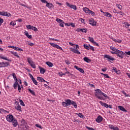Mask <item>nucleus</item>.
<instances>
[{
    "mask_svg": "<svg viewBox=\"0 0 130 130\" xmlns=\"http://www.w3.org/2000/svg\"><path fill=\"white\" fill-rule=\"evenodd\" d=\"M76 46V48H70L71 51L74 52V53H76L77 54H81V52L78 50V48H80V46L78 45H75Z\"/></svg>",
    "mask_w": 130,
    "mask_h": 130,
    "instance_id": "obj_1",
    "label": "nucleus"
},
{
    "mask_svg": "<svg viewBox=\"0 0 130 130\" xmlns=\"http://www.w3.org/2000/svg\"><path fill=\"white\" fill-rule=\"evenodd\" d=\"M27 61L30 66L31 67V68H32L33 69H36V66L35 65V63H34V62L32 61L31 58H28Z\"/></svg>",
    "mask_w": 130,
    "mask_h": 130,
    "instance_id": "obj_2",
    "label": "nucleus"
},
{
    "mask_svg": "<svg viewBox=\"0 0 130 130\" xmlns=\"http://www.w3.org/2000/svg\"><path fill=\"white\" fill-rule=\"evenodd\" d=\"M0 15L4 16L5 17H12V14H11V13L6 11H0Z\"/></svg>",
    "mask_w": 130,
    "mask_h": 130,
    "instance_id": "obj_3",
    "label": "nucleus"
},
{
    "mask_svg": "<svg viewBox=\"0 0 130 130\" xmlns=\"http://www.w3.org/2000/svg\"><path fill=\"white\" fill-rule=\"evenodd\" d=\"M116 54H117V56H118L120 58H123V56L125 54L123 52L118 50V51H117V52L116 53Z\"/></svg>",
    "mask_w": 130,
    "mask_h": 130,
    "instance_id": "obj_4",
    "label": "nucleus"
},
{
    "mask_svg": "<svg viewBox=\"0 0 130 130\" xmlns=\"http://www.w3.org/2000/svg\"><path fill=\"white\" fill-rule=\"evenodd\" d=\"M14 119L15 118H14L13 115L9 114L6 117V119L8 122H12V121H13Z\"/></svg>",
    "mask_w": 130,
    "mask_h": 130,
    "instance_id": "obj_5",
    "label": "nucleus"
},
{
    "mask_svg": "<svg viewBox=\"0 0 130 130\" xmlns=\"http://www.w3.org/2000/svg\"><path fill=\"white\" fill-rule=\"evenodd\" d=\"M56 22H57V23H59L60 27H62V28L64 27V25H63V24H64V22L63 21V20L59 18H56Z\"/></svg>",
    "mask_w": 130,
    "mask_h": 130,
    "instance_id": "obj_6",
    "label": "nucleus"
},
{
    "mask_svg": "<svg viewBox=\"0 0 130 130\" xmlns=\"http://www.w3.org/2000/svg\"><path fill=\"white\" fill-rule=\"evenodd\" d=\"M49 44L51 45L53 47H54L55 48H57V49H60V50H63L62 48L61 47L59 46L58 45L52 43H49Z\"/></svg>",
    "mask_w": 130,
    "mask_h": 130,
    "instance_id": "obj_7",
    "label": "nucleus"
},
{
    "mask_svg": "<svg viewBox=\"0 0 130 130\" xmlns=\"http://www.w3.org/2000/svg\"><path fill=\"white\" fill-rule=\"evenodd\" d=\"M70 100L68 99L66 100V102H63L62 103V105L63 107H67V106H70Z\"/></svg>",
    "mask_w": 130,
    "mask_h": 130,
    "instance_id": "obj_8",
    "label": "nucleus"
},
{
    "mask_svg": "<svg viewBox=\"0 0 130 130\" xmlns=\"http://www.w3.org/2000/svg\"><path fill=\"white\" fill-rule=\"evenodd\" d=\"M89 23L92 26H96V24H97V21H95L93 18H90L89 20Z\"/></svg>",
    "mask_w": 130,
    "mask_h": 130,
    "instance_id": "obj_9",
    "label": "nucleus"
},
{
    "mask_svg": "<svg viewBox=\"0 0 130 130\" xmlns=\"http://www.w3.org/2000/svg\"><path fill=\"white\" fill-rule=\"evenodd\" d=\"M110 48L112 51H111V53L112 54H116V52L118 51V49L115 48L114 47L111 46L110 47Z\"/></svg>",
    "mask_w": 130,
    "mask_h": 130,
    "instance_id": "obj_10",
    "label": "nucleus"
},
{
    "mask_svg": "<svg viewBox=\"0 0 130 130\" xmlns=\"http://www.w3.org/2000/svg\"><path fill=\"white\" fill-rule=\"evenodd\" d=\"M88 40H89L90 42H91V43H93V44H94L96 46H99V44H98V43H96V42L94 41V38L89 37H88Z\"/></svg>",
    "mask_w": 130,
    "mask_h": 130,
    "instance_id": "obj_11",
    "label": "nucleus"
},
{
    "mask_svg": "<svg viewBox=\"0 0 130 130\" xmlns=\"http://www.w3.org/2000/svg\"><path fill=\"white\" fill-rule=\"evenodd\" d=\"M66 5L67 7H69V8H70L71 9H73V10H75V11L77 10V6L76 5H71L68 2L66 3Z\"/></svg>",
    "mask_w": 130,
    "mask_h": 130,
    "instance_id": "obj_12",
    "label": "nucleus"
},
{
    "mask_svg": "<svg viewBox=\"0 0 130 130\" xmlns=\"http://www.w3.org/2000/svg\"><path fill=\"white\" fill-rule=\"evenodd\" d=\"M104 58H106V59H107L108 60H112V61H113V60H114V58H113L112 56H111L109 55H104Z\"/></svg>",
    "mask_w": 130,
    "mask_h": 130,
    "instance_id": "obj_13",
    "label": "nucleus"
},
{
    "mask_svg": "<svg viewBox=\"0 0 130 130\" xmlns=\"http://www.w3.org/2000/svg\"><path fill=\"white\" fill-rule=\"evenodd\" d=\"M74 68L75 69H76V70H77V71H79V72L81 73V74H85V71H84V70H83V69L79 68V67L77 66H75Z\"/></svg>",
    "mask_w": 130,
    "mask_h": 130,
    "instance_id": "obj_14",
    "label": "nucleus"
},
{
    "mask_svg": "<svg viewBox=\"0 0 130 130\" xmlns=\"http://www.w3.org/2000/svg\"><path fill=\"white\" fill-rule=\"evenodd\" d=\"M8 66H10V64L9 62H0V68H4L5 67H8Z\"/></svg>",
    "mask_w": 130,
    "mask_h": 130,
    "instance_id": "obj_15",
    "label": "nucleus"
},
{
    "mask_svg": "<svg viewBox=\"0 0 130 130\" xmlns=\"http://www.w3.org/2000/svg\"><path fill=\"white\" fill-rule=\"evenodd\" d=\"M104 16H105V17H107V18H109V19H111V18L112 17V15H111V14L107 12H105V13H104Z\"/></svg>",
    "mask_w": 130,
    "mask_h": 130,
    "instance_id": "obj_16",
    "label": "nucleus"
},
{
    "mask_svg": "<svg viewBox=\"0 0 130 130\" xmlns=\"http://www.w3.org/2000/svg\"><path fill=\"white\" fill-rule=\"evenodd\" d=\"M15 108L18 111H22V109L21 108V106L19 105V103H17L15 106Z\"/></svg>",
    "mask_w": 130,
    "mask_h": 130,
    "instance_id": "obj_17",
    "label": "nucleus"
},
{
    "mask_svg": "<svg viewBox=\"0 0 130 130\" xmlns=\"http://www.w3.org/2000/svg\"><path fill=\"white\" fill-rule=\"evenodd\" d=\"M12 122V124L14 127H16L17 125H18V121L16 118L13 119V121L11 122Z\"/></svg>",
    "mask_w": 130,
    "mask_h": 130,
    "instance_id": "obj_18",
    "label": "nucleus"
},
{
    "mask_svg": "<svg viewBox=\"0 0 130 130\" xmlns=\"http://www.w3.org/2000/svg\"><path fill=\"white\" fill-rule=\"evenodd\" d=\"M70 105H73V106H74L75 108H77L78 107V105H77V103H76L74 101H71V100H70Z\"/></svg>",
    "mask_w": 130,
    "mask_h": 130,
    "instance_id": "obj_19",
    "label": "nucleus"
},
{
    "mask_svg": "<svg viewBox=\"0 0 130 130\" xmlns=\"http://www.w3.org/2000/svg\"><path fill=\"white\" fill-rule=\"evenodd\" d=\"M102 120H103V118L101 116H99L96 119L95 121H96V122L98 123H100Z\"/></svg>",
    "mask_w": 130,
    "mask_h": 130,
    "instance_id": "obj_20",
    "label": "nucleus"
},
{
    "mask_svg": "<svg viewBox=\"0 0 130 130\" xmlns=\"http://www.w3.org/2000/svg\"><path fill=\"white\" fill-rule=\"evenodd\" d=\"M102 91H101V90L99 89H95V96H96V95H102Z\"/></svg>",
    "mask_w": 130,
    "mask_h": 130,
    "instance_id": "obj_21",
    "label": "nucleus"
},
{
    "mask_svg": "<svg viewBox=\"0 0 130 130\" xmlns=\"http://www.w3.org/2000/svg\"><path fill=\"white\" fill-rule=\"evenodd\" d=\"M6 113H9V111H6L3 109H0V114H6Z\"/></svg>",
    "mask_w": 130,
    "mask_h": 130,
    "instance_id": "obj_22",
    "label": "nucleus"
},
{
    "mask_svg": "<svg viewBox=\"0 0 130 130\" xmlns=\"http://www.w3.org/2000/svg\"><path fill=\"white\" fill-rule=\"evenodd\" d=\"M83 11H84L85 14H89L90 10L88 8L85 7L83 8Z\"/></svg>",
    "mask_w": 130,
    "mask_h": 130,
    "instance_id": "obj_23",
    "label": "nucleus"
},
{
    "mask_svg": "<svg viewBox=\"0 0 130 130\" xmlns=\"http://www.w3.org/2000/svg\"><path fill=\"white\" fill-rule=\"evenodd\" d=\"M118 107L119 109H120V110H121V111H123V112H127V111L125 110V109L123 107L119 106Z\"/></svg>",
    "mask_w": 130,
    "mask_h": 130,
    "instance_id": "obj_24",
    "label": "nucleus"
},
{
    "mask_svg": "<svg viewBox=\"0 0 130 130\" xmlns=\"http://www.w3.org/2000/svg\"><path fill=\"white\" fill-rule=\"evenodd\" d=\"M46 7L49 9H52L53 8V5H52V4L51 3H48L47 2L46 4Z\"/></svg>",
    "mask_w": 130,
    "mask_h": 130,
    "instance_id": "obj_25",
    "label": "nucleus"
},
{
    "mask_svg": "<svg viewBox=\"0 0 130 130\" xmlns=\"http://www.w3.org/2000/svg\"><path fill=\"white\" fill-rule=\"evenodd\" d=\"M100 103L101 104V105H102V106H104V107H106V108H108V104L105 103H103L102 102H100Z\"/></svg>",
    "mask_w": 130,
    "mask_h": 130,
    "instance_id": "obj_26",
    "label": "nucleus"
},
{
    "mask_svg": "<svg viewBox=\"0 0 130 130\" xmlns=\"http://www.w3.org/2000/svg\"><path fill=\"white\" fill-rule=\"evenodd\" d=\"M46 64L49 66V68H52L53 67V63L50 61L46 62Z\"/></svg>",
    "mask_w": 130,
    "mask_h": 130,
    "instance_id": "obj_27",
    "label": "nucleus"
},
{
    "mask_svg": "<svg viewBox=\"0 0 130 130\" xmlns=\"http://www.w3.org/2000/svg\"><path fill=\"white\" fill-rule=\"evenodd\" d=\"M19 86V82H18V81H15V82L13 84V87L14 88V89H17V88H18Z\"/></svg>",
    "mask_w": 130,
    "mask_h": 130,
    "instance_id": "obj_28",
    "label": "nucleus"
},
{
    "mask_svg": "<svg viewBox=\"0 0 130 130\" xmlns=\"http://www.w3.org/2000/svg\"><path fill=\"white\" fill-rule=\"evenodd\" d=\"M1 58H2V59H4L5 60H8V61H12L11 59H8V58L5 56H1Z\"/></svg>",
    "mask_w": 130,
    "mask_h": 130,
    "instance_id": "obj_29",
    "label": "nucleus"
},
{
    "mask_svg": "<svg viewBox=\"0 0 130 130\" xmlns=\"http://www.w3.org/2000/svg\"><path fill=\"white\" fill-rule=\"evenodd\" d=\"M25 35L27 37V38H29V39H32V36L29 35V33H28V31L25 32Z\"/></svg>",
    "mask_w": 130,
    "mask_h": 130,
    "instance_id": "obj_30",
    "label": "nucleus"
},
{
    "mask_svg": "<svg viewBox=\"0 0 130 130\" xmlns=\"http://www.w3.org/2000/svg\"><path fill=\"white\" fill-rule=\"evenodd\" d=\"M76 115H78L79 117H80V118H84V115H83V113H76Z\"/></svg>",
    "mask_w": 130,
    "mask_h": 130,
    "instance_id": "obj_31",
    "label": "nucleus"
},
{
    "mask_svg": "<svg viewBox=\"0 0 130 130\" xmlns=\"http://www.w3.org/2000/svg\"><path fill=\"white\" fill-rule=\"evenodd\" d=\"M83 60H84V61H86V62H91V60L90 59H89L88 57H85L83 58Z\"/></svg>",
    "mask_w": 130,
    "mask_h": 130,
    "instance_id": "obj_32",
    "label": "nucleus"
},
{
    "mask_svg": "<svg viewBox=\"0 0 130 130\" xmlns=\"http://www.w3.org/2000/svg\"><path fill=\"white\" fill-rule=\"evenodd\" d=\"M39 69L40 70V73L41 74H44V73H45V69H44V68H41V67H39Z\"/></svg>",
    "mask_w": 130,
    "mask_h": 130,
    "instance_id": "obj_33",
    "label": "nucleus"
},
{
    "mask_svg": "<svg viewBox=\"0 0 130 130\" xmlns=\"http://www.w3.org/2000/svg\"><path fill=\"white\" fill-rule=\"evenodd\" d=\"M12 76H13V79H14V81H15V82H18V79H17L16 74L13 73Z\"/></svg>",
    "mask_w": 130,
    "mask_h": 130,
    "instance_id": "obj_34",
    "label": "nucleus"
},
{
    "mask_svg": "<svg viewBox=\"0 0 130 130\" xmlns=\"http://www.w3.org/2000/svg\"><path fill=\"white\" fill-rule=\"evenodd\" d=\"M84 48L85 49H87V50H89V49H90V46H89V45H87V44H84L83 45Z\"/></svg>",
    "mask_w": 130,
    "mask_h": 130,
    "instance_id": "obj_35",
    "label": "nucleus"
},
{
    "mask_svg": "<svg viewBox=\"0 0 130 130\" xmlns=\"http://www.w3.org/2000/svg\"><path fill=\"white\" fill-rule=\"evenodd\" d=\"M11 53H12V54H13V55H14V56H17L18 58L20 57V56L18 55V53L14 52L13 51H11Z\"/></svg>",
    "mask_w": 130,
    "mask_h": 130,
    "instance_id": "obj_36",
    "label": "nucleus"
},
{
    "mask_svg": "<svg viewBox=\"0 0 130 130\" xmlns=\"http://www.w3.org/2000/svg\"><path fill=\"white\" fill-rule=\"evenodd\" d=\"M81 32L83 33H87V32H88V29L86 28H81Z\"/></svg>",
    "mask_w": 130,
    "mask_h": 130,
    "instance_id": "obj_37",
    "label": "nucleus"
},
{
    "mask_svg": "<svg viewBox=\"0 0 130 130\" xmlns=\"http://www.w3.org/2000/svg\"><path fill=\"white\" fill-rule=\"evenodd\" d=\"M28 91L29 92H30V93H31V94H32V95H34V96H35V92H34L32 90H31V89H28Z\"/></svg>",
    "mask_w": 130,
    "mask_h": 130,
    "instance_id": "obj_38",
    "label": "nucleus"
},
{
    "mask_svg": "<svg viewBox=\"0 0 130 130\" xmlns=\"http://www.w3.org/2000/svg\"><path fill=\"white\" fill-rule=\"evenodd\" d=\"M26 27L27 29H28L29 30H32V28L33 26H32L31 25L28 24V25H26Z\"/></svg>",
    "mask_w": 130,
    "mask_h": 130,
    "instance_id": "obj_39",
    "label": "nucleus"
},
{
    "mask_svg": "<svg viewBox=\"0 0 130 130\" xmlns=\"http://www.w3.org/2000/svg\"><path fill=\"white\" fill-rule=\"evenodd\" d=\"M37 80L38 81H39V82H40L41 83H42V81H43V78L40 77H38Z\"/></svg>",
    "mask_w": 130,
    "mask_h": 130,
    "instance_id": "obj_40",
    "label": "nucleus"
},
{
    "mask_svg": "<svg viewBox=\"0 0 130 130\" xmlns=\"http://www.w3.org/2000/svg\"><path fill=\"white\" fill-rule=\"evenodd\" d=\"M101 75H103L104 78H106L107 79H109L110 77L108 74H104V73H101Z\"/></svg>",
    "mask_w": 130,
    "mask_h": 130,
    "instance_id": "obj_41",
    "label": "nucleus"
},
{
    "mask_svg": "<svg viewBox=\"0 0 130 130\" xmlns=\"http://www.w3.org/2000/svg\"><path fill=\"white\" fill-rule=\"evenodd\" d=\"M15 50H16L17 51H23V49H22L21 48H20L19 47H15Z\"/></svg>",
    "mask_w": 130,
    "mask_h": 130,
    "instance_id": "obj_42",
    "label": "nucleus"
},
{
    "mask_svg": "<svg viewBox=\"0 0 130 130\" xmlns=\"http://www.w3.org/2000/svg\"><path fill=\"white\" fill-rule=\"evenodd\" d=\"M116 6L119 10H122V6L120 4H117Z\"/></svg>",
    "mask_w": 130,
    "mask_h": 130,
    "instance_id": "obj_43",
    "label": "nucleus"
},
{
    "mask_svg": "<svg viewBox=\"0 0 130 130\" xmlns=\"http://www.w3.org/2000/svg\"><path fill=\"white\" fill-rule=\"evenodd\" d=\"M32 81L34 84H35V85H36L37 86L38 85V82H37V81H36V80H35V78L34 79H32Z\"/></svg>",
    "mask_w": 130,
    "mask_h": 130,
    "instance_id": "obj_44",
    "label": "nucleus"
},
{
    "mask_svg": "<svg viewBox=\"0 0 130 130\" xmlns=\"http://www.w3.org/2000/svg\"><path fill=\"white\" fill-rule=\"evenodd\" d=\"M96 97L98 98L100 100H104V99H103V97L100 96L97 94H96Z\"/></svg>",
    "mask_w": 130,
    "mask_h": 130,
    "instance_id": "obj_45",
    "label": "nucleus"
},
{
    "mask_svg": "<svg viewBox=\"0 0 130 130\" xmlns=\"http://www.w3.org/2000/svg\"><path fill=\"white\" fill-rule=\"evenodd\" d=\"M122 94H124L125 95V97H129V95L127 94L125 92V91H122Z\"/></svg>",
    "mask_w": 130,
    "mask_h": 130,
    "instance_id": "obj_46",
    "label": "nucleus"
},
{
    "mask_svg": "<svg viewBox=\"0 0 130 130\" xmlns=\"http://www.w3.org/2000/svg\"><path fill=\"white\" fill-rule=\"evenodd\" d=\"M124 24L125 26H125V27L127 28H128L127 27H129V26H130V24L126 22H124Z\"/></svg>",
    "mask_w": 130,
    "mask_h": 130,
    "instance_id": "obj_47",
    "label": "nucleus"
},
{
    "mask_svg": "<svg viewBox=\"0 0 130 130\" xmlns=\"http://www.w3.org/2000/svg\"><path fill=\"white\" fill-rule=\"evenodd\" d=\"M31 30H34L35 32H37V31H38V29L35 26H32Z\"/></svg>",
    "mask_w": 130,
    "mask_h": 130,
    "instance_id": "obj_48",
    "label": "nucleus"
},
{
    "mask_svg": "<svg viewBox=\"0 0 130 130\" xmlns=\"http://www.w3.org/2000/svg\"><path fill=\"white\" fill-rule=\"evenodd\" d=\"M35 126H36V127H38L39 128L42 129V126L39 124H36Z\"/></svg>",
    "mask_w": 130,
    "mask_h": 130,
    "instance_id": "obj_49",
    "label": "nucleus"
},
{
    "mask_svg": "<svg viewBox=\"0 0 130 130\" xmlns=\"http://www.w3.org/2000/svg\"><path fill=\"white\" fill-rule=\"evenodd\" d=\"M19 102L20 103V105H22V106H25V104H24L22 100H20Z\"/></svg>",
    "mask_w": 130,
    "mask_h": 130,
    "instance_id": "obj_50",
    "label": "nucleus"
},
{
    "mask_svg": "<svg viewBox=\"0 0 130 130\" xmlns=\"http://www.w3.org/2000/svg\"><path fill=\"white\" fill-rule=\"evenodd\" d=\"M114 71L116 73V74H120V71H119L118 70L116 69V68L114 69Z\"/></svg>",
    "mask_w": 130,
    "mask_h": 130,
    "instance_id": "obj_51",
    "label": "nucleus"
},
{
    "mask_svg": "<svg viewBox=\"0 0 130 130\" xmlns=\"http://www.w3.org/2000/svg\"><path fill=\"white\" fill-rule=\"evenodd\" d=\"M88 14H90L91 15V16H95V13H94V12L90 10L89 13Z\"/></svg>",
    "mask_w": 130,
    "mask_h": 130,
    "instance_id": "obj_52",
    "label": "nucleus"
},
{
    "mask_svg": "<svg viewBox=\"0 0 130 130\" xmlns=\"http://www.w3.org/2000/svg\"><path fill=\"white\" fill-rule=\"evenodd\" d=\"M3 23H4V19L0 17V26H2Z\"/></svg>",
    "mask_w": 130,
    "mask_h": 130,
    "instance_id": "obj_53",
    "label": "nucleus"
},
{
    "mask_svg": "<svg viewBox=\"0 0 130 130\" xmlns=\"http://www.w3.org/2000/svg\"><path fill=\"white\" fill-rule=\"evenodd\" d=\"M89 49H91V50H92V51H94V47L89 45Z\"/></svg>",
    "mask_w": 130,
    "mask_h": 130,
    "instance_id": "obj_54",
    "label": "nucleus"
},
{
    "mask_svg": "<svg viewBox=\"0 0 130 130\" xmlns=\"http://www.w3.org/2000/svg\"><path fill=\"white\" fill-rule=\"evenodd\" d=\"M108 126H109V128H111V129H113V128L114 127V126H113V125H112V124L108 125Z\"/></svg>",
    "mask_w": 130,
    "mask_h": 130,
    "instance_id": "obj_55",
    "label": "nucleus"
},
{
    "mask_svg": "<svg viewBox=\"0 0 130 130\" xmlns=\"http://www.w3.org/2000/svg\"><path fill=\"white\" fill-rule=\"evenodd\" d=\"M10 25H11L12 26H15L16 25V22H14L13 21H12L10 22Z\"/></svg>",
    "mask_w": 130,
    "mask_h": 130,
    "instance_id": "obj_56",
    "label": "nucleus"
},
{
    "mask_svg": "<svg viewBox=\"0 0 130 130\" xmlns=\"http://www.w3.org/2000/svg\"><path fill=\"white\" fill-rule=\"evenodd\" d=\"M114 41L115 42H117L118 43H121V40H117L116 39H114Z\"/></svg>",
    "mask_w": 130,
    "mask_h": 130,
    "instance_id": "obj_57",
    "label": "nucleus"
},
{
    "mask_svg": "<svg viewBox=\"0 0 130 130\" xmlns=\"http://www.w3.org/2000/svg\"><path fill=\"white\" fill-rule=\"evenodd\" d=\"M65 62L66 64H71V62H70V61L69 60H66Z\"/></svg>",
    "mask_w": 130,
    "mask_h": 130,
    "instance_id": "obj_58",
    "label": "nucleus"
},
{
    "mask_svg": "<svg viewBox=\"0 0 130 130\" xmlns=\"http://www.w3.org/2000/svg\"><path fill=\"white\" fill-rule=\"evenodd\" d=\"M102 95H103L105 97V98H108V96H107L106 94L103 93V92Z\"/></svg>",
    "mask_w": 130,
    "mask_h": 130,
    "instance_id": "obj_59",
    "label": "nucleus"
},
{
    "mask_svg": "<svg viewBox=\"0 0 130 130\" xmlns=\"http://www.w3.org/2000/svg\"><path fill=\"white\" fill-rule=\"evenodd\" d=\"M86 128L88 130H95L94 128H93L92 127H88V126L86 127Z\"/></svg>",
    "mask_w": 130,
    "mask_h": 130,
    "instance_id": "obj_60",
    "label": "nucleus"
},
{
    "mask_svg": "<svg viewBox=\"0 0 130 130\" xmlns=\"http://www.w3.org/2000/svg\"><path fill=\"white\" fill-rule=\"evenodd\" d=\"M70 26H72V27H73V28H75V27H76V25L73 23H70Z\"/></svg>",
    "mask_w": 130,
    "mask_h": 130,
    "instance_id": "obj_61",
    "label": "nucleus"
},
{
    "mask_svg": "<svg viewBox=\"0 0 130 130\" xmlns=\"http://www.w3.org/2000/svg\"><path fill=\"white\" fill-rule=\"evenodd\" d=\"M21 123H22V124H25V123H26V121H25V120H24L23 119H22L21 120Z\"/></svg>",
    "mask_w": 130,
    "mask_h": 130,
    "instance_id": "obj_62",
    "label": "nucleus"
},
{
    "mask_svg": "<svg viewBox=\"0 0 130 130\" xmlns=\"http://www.w3.org/2000/svg\"><path fill=\"white\" fill-rule=\"evenodd\" d=\"M18 89L19 92H21L22 89H21V86L20 85H18Z\"/></svg>",
    "mask_w": 130,
    "mask_h": 130,
    "instance_id": "obj_63",
    "label": "nucleus"
},
{
    "mask_svg": "<svg viewBox=\"0 0 130 130\" xmlns=\"http://www.w3.org/2000/svg\"><path fill=\"white\" fill-rule=\"evenodd\" d=\"M113 130H119V128L118 127H114Z\"/></svg>",
    "mask_w": 130,
    "mask_h": 130,
    "instance_id": "obj_64",
    "label": "nucleus"
}]
</instances>
